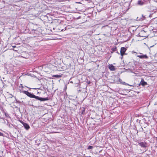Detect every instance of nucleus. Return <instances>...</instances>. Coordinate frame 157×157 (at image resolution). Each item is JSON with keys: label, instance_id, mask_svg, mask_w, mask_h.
<instances>
[{"label": "nucleus", "instance_id": "f257e3e1", "mask_svg": "<svg viewBox=\"0 0 157 157\" xmlns=\"http://www.w3.org/2000/svg\"><path fill=\"white\" fill-rule=\"evenodd\" d=\"M22 92L30 98H35L37 100H40L41 101H47L48 100V99L47 98H42L39 96H36L34 94H32L27 91H22Z\"/></svg>", "mask_w": 157, "mask_h": 157}, {"label": "nucleus", "instance_id": "f03ea898", "mask_svg": "<svg viewBox=\"0 0 157 157\" xmlns=\"http://www.w3.org/2000/svg\"><path fill=\"white\" fill-rule=\"evenodd\" d=\"M139 35L140 37H145L147 36V33L146 31H145L144 30H143L140 32Z\"/></svg>", "mask_w": 157, "mask_h": 157}, {"label": "nucleus", "instance_id": "7ed1b4c3", "mask_svg": "<svg viewBox=\"0 0 157 157\" xmlns=\"http://www.w3.org/2000/svg\"><path fill=\"white\" fill-rule=\"evenodd\" d=\"M140 55H137V56L141 59H147L148 58V57L146 55H144L142 53H140Z\"/></svg>", "mask_w": 157, "mask_h": 157}, {"label": "nucleus", "instance_id": "20e7f679", "mask_svg": "<svg viewBox=\"0 0 157 157\" xmlns=\"http://www.w3.org/2000/svg\"><path fill=\"white\" fill-rule=\"evenodd\" d=\"M20 121V122L24 126V127L26 129V130H29L30 128V127L29 126L27 123L24 122L23 121Z\"/></svg>", "mask_w": 157, "mask_h": 157}, {"label": "nucleus", "instance_id": "39448f33", "mask_svg": "<svg viewBox=\"0 0 157 157\" xmlns=\"http://www.w3.org/2000/svg\"><path fill=\"white\" fill-rule=\"evenodd\" d=\"M126 50V49L124 47H121V49L120 53L121 56H123L125 53V52Z\"/></svg>", "mask_w": 157, "mask_h": 157}, {"label": "nucleus", "instance_id": "423d86ee", "mask_svg": "<svg viewBox=\"0 0 157 157\" xmlns=\"http://www.w3.org/2000/svg\"><path fill=\"white\" fill-rule=\"evenodd\" d=\"M138 144L139 145L143 147H146V144L145 142H138Z\"/></svg>", "mask_w": 157, "mask_h": 157}, {"label": "nucleus", "instance_id": "0eeeda50", "mask_svg": "<svg viewBox=\"0 0 157 157\" xmlns=\"http://www.w3.org/2000/svg\"><path fill=\"white\" fill-rule=\"evenodd\" d=\"M137 4L139 5H142L144 4V0H139L137 2Z\"/></svg>", "mask_w": 157, "mask_h": 157}, {"label": "nucleus", "instance_id": "6e6552de", "mask_svg": "<svg viewBox=\"0 0 157 157\" xmlns=\"http://www.w3.org/2000/svg\"><path fill=\"white\" fill-rule=\"evenodd\" d=\"M109 68L110 70L111 71H113L115 70V68L114 67L112 64L110 65L109 66Z\"/></svg>", "mask_w": 157, "mask_h": 157}, {"label": "nucleus", "instance_id": "1a4fd4ad", "mask_svg": "<svg viewBox=\"0 0 157 157\" xmlns=\"http://www.w3.org/2000/svg\"><path fill=\"white\" fill-rule=\"evenodd\" d=\"M61 20L58 19H56L54 21V22H53V23H54V22H55L57 24L59 25L61 23Z\"/></svg>", "mask_w": 157, "mask_h": 157}, {"label": "nucleus", "instance_id": "9d476101", "mask_svg": "<svg viewBox=\"0 0 157 157\" xmlns=\"http://www.w3.org/2000/svg\"><path fill=\"white\" fill-rule=\"evenodd\" d=\"M140 17H137V21H142L144 19V16L143 15H142L141 16H140Z\"/></svg>", "mask_w": 157, "mask_h": 157}, {"label": "nucleus", "instance_id": "9b49d317", "mask_svg": "<svg viewBox=\"0 0 157 157\" xmlns=\"http://www.w3.org/2000/svg\"><path fill=\"white\" fill-rule=\"evenodd\" d=\"M140 83L143 86L146 85L147 84V82H145L143 79L141 80Z\"/></svg>", "mask_w": 157, "mask_h": 157}, {"label": "nucleus", "instance_id": "f8f14e48", "mask_svg": "<svg viewBox=\"0 0 157 157\" xmlns=\"http://www.w3.org/2000/svg\"><path fill=\"white\" fill-rule=\"evenodd\" d=\"M111 50H112V52H111L113 53V52L117 51V48L116 47H115L112 48L111 49Z\"/></svg>", "mask_w": 157, "mask_h": 157}, {"label": "nucleus", "instance_id": "ddd939ff", "mask_svg": "<svg viewBox=\"0 0 157 157\" xmlns=\"http://www.w3.org/2000/svg\"><path fill=\"white\" fill-rule=\"evenodd\" d=\"M122 84L123 85H128V86H132V85H130L128 84L125 83V82H123L122 83Z\"/></svg>", "mask_w": 157, "mask_h": 157}, {"label": "nucleus", "instance_id": "4468645a", "mask_svg": "<svg viewBox=\"0 0 157 157\" xmlns=\"http://www.w3.org/2000/svg\"><path fill=\"white\" fill-rule=\"evenodd\" d=\"M85 108H82V110L81 112L82 114H83L85 112Z\"/></svg>", "mask_w": 157, "mask_h": 157}, {"label": "nucleus", "instance_id": "2eb2a0df", "mask_svg": "<svg viewBox=\"0 0 157 157\" xmlns=\"http://www.w3.org/2000/svg\"><path fill=\"white\" fill-rule=\"evenodd\" d=\"M53 77H55L57 78H59L61 77V75H56L53 76Z\"/></svg>", "mask_w": 157, "mask_h": 157}, {"label": "nucleus", "instance_id": "dca6fc26", "mask_svg": "<svg viewBox=\"0 0 157 157\" xmlns=\"http://www.w3.org/2000/svg\"><path fill=\"white\" fill-rule=\"evenodd\" d=\"M93 148V146H89L88 147L87 149H92Z\"/></svg>", "mask_w": 157, "mask_h": 157}, {"label": "nucleus", "instance_id": "f3484780", "mask_svg": "<svg viewBox=\"0 0 157 157\" xmlns=\"http://www.w3.org/2000/svg\"><path fill=\"white\" fill-rule=\"evenodd\" d=\"M67 9H69V8H70V7L69 6H67ZM63 9H67V8H66V6H63Z\"/></svg>", "mask_w": 157, "mask_h": 157}, {"label": "nucleus", "instance_id": "a211bd4d", "mask_svg": "<svg viewBox=\"0 0 157 157\" xmlns=\"http://www.w3.org/2000/svg\"><path fill=\"white\" fill-rule=\"evenodd\" d=\"M119 82H120L121 83H122V82H122V80H121V78H119Z\"/></svg>", "mask_w": 157, "mask_h": 157}, {"label": "nucleus", "instance_id": "6ab92c4d", "mask_svg": "<svg viewBox=\"0 0 157 157\" xmlns=\"http://www.w3.org/2000/svg\"><path fill=\"white\" fill-rule=\"evenodd\" d=\"M5 115L6 117H9L8 114L6 113H5Z\"/></svg>", "mask_w": 157, "mask_h": 157}, {"label": "nucleus", "instance_id": "aec40b11", "mask_svg": "<svg viewBox=\"0 0 157 157\" xmlns=\"http://www.w3.org/2000/svg\"><path fill=\"white\" fill-rule=\"evenodd\" d=\"M124 11H125V12H124L123 13H121V14L120 15V16H122L123 15V14H124L126 13V11L125 10H124Z\"/></svg>", "mask_w": 157, "mask_h": 157}, {"label": "nucleus", "instance_id": "412c9836", "mask_svg": "<svg viewBox=\"0 0 157 157\" xmlns=\"http://www.w3.org/2000/svg\"><path fill=\"white\" fill-rule=\"evenodd\" d=\"M3 134L2 133V132H0V136H3Z\"/></svg>", "mask_w": 157, "mask_h": 157}, {"label": "nucleus", "instance_id": "4be33fe9", "mask_svg": "<svg viewBox=\"0 0 157 157\" xmlns=\"http://www.w3.org/2000/svg\"><path fill=\"white\" fill-rule=\"evenodd\" d=\"M63 29H59V31H63Z\"/></svg>", "mask_w": 157, "mask_h": 157}, {"label": "nucleus", "instance_id": "5701e85b", "mask_svg": "<svg viewBox=\"0 0 157 157\" xmlns=\"http://www.w3.org/2000/svg\"><path fill=\"white\" fill-rule=\"evenodd\" d=\"M60 26V25H59L58 26H57V28H59V27Z\"/></svg>", "mask_w": 157, "mask_h": 157}, {"label": "nucleus", "instance_id": "b1692460", "mask_svg": "<svg viewBox=\"0 0 157 157\" xmlns=\"http://www.w3.org/2000/svg\"><path fill=\"white\" fill-rule=\"evenodd\" d=\"M117 53H118V54H119V53L118 52H117Z\"/></svg>", "mask_w": 157, "mask_h": 157}, {"label": "nucleus", "instance_id": "393cba45", "mask_svg": "<svg viewBox=\"0 0 157 157\" xmlns=\"http://www.w3.org/2000/svg\"><path fill=\"white\" fill-rule=\"evenodd\" d=\"M156 104H157V103H156V102H155V104H154V105H156Z\"/></svg>", "mask_w": 157, "mask_h": 157}, {"label": "nucleus", "instance_id": "a878e982", "mask_svg": "<svg viewBox=\"0 0 157 157\" xmlns=\"http://www.w3.org/2000/svg\"><path fill=\"white\" fill-rule=\"evenodd\" d=\"M13 47H15V46H13Z\"/></svg>", "mask_w": 157, "mask_h": 157}]
</instances>
